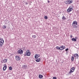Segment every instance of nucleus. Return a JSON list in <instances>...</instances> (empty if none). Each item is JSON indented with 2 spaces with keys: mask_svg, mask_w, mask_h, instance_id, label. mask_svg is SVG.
I'll return each mask as SVG.
<instances>
[{
  "mask_svg": "<svg viewBox=\"0 0 79 79\" xmlns=\"http://www.w3.org/2000/svg\"><path fill=\"white\" fill-rule=\"evenodd\" d=\"M69 1L68 0L65 1L64 3L65 4H67V5H68V4H69Z\"/></svg>",
  "mask_w": 79,
  "mask_h": 79,
  "instance_id": "nucleus-17",
  "label": "nucleus"
},
{
  "mask_svg": "<svg viewBox=\"0 0 79 79\" xmlns=\"http://www.w3.org/2000/svg\"><path fill=\"white\" fill-rule=\"evenodd\" d=\"M69 4H71V3H73V0H69Z\"/></svg>",
  "mask_w": 79,
  "mask_h": 79,
  "instance_id": "nucleus-20",
  "label": "nucleus"
},
{
  "mask_svg": "<svg viewBox=\"0 0 79 79\" xmlns=\"http://www.w3.org/2000/svg\"><path fill=\"white\" fill-rule=\"evenodd\" d=\"M6 26H5V25H4L2 26V28L3 29H6Z\"/></svg>",
  "mask_w": 79,
  "mask_h": 79,
  "instance_id": "nucleus-23",
  "label": "nucleus"
},
{
  "mask_svg": "<svg viewBox=\"0 0 79 79\" xmlns=\"http://www.w3.org/2000/svg\"><path fill=\"white\" fill-rule=\"evenodd\" d=\"M40 56L39 55V54H36L35 56V59H37V58H38V57H39Z\"/></svg>",
  "mask_w": 79,
  "mask_h": 79,
  "instance_id": "nucleus-9",
  "label": "nucleus"
},
{
  "mask_svg": "<svg viewBox=\"0 0 79 79\" xmlns=\"http://www.w3.org/2000/svg\"><path fill=\"white\" fill-rule=\"evenodd\" d=\"M73 56L74 57H77V58H78L79 57V56L77 54H75L73 55Z\"/></svg>",
  "mask_w": 79,
  "mask_h": 79,
  "instance_id": "nucleus-12",
  "label": "nucleus"
},
{
  "mask_svg": "<svg viewBox=\"0 0 79 79\" xmlns=\"http://www.w3.org/2000/svg\"><path fill=\"white\" fill-rule=\"evenodd\" d=\"M2 63H3V62H2Z\"/></svg>",
  "mask_w": 79,
  "mask_h": 79,
  "instance_id": "nucleus-33",
  "label": "nucleus"
},
{
  "mask_svg": "<svg viewBox=\"0 0 79 79\" xmlns=\"http://www.w3.org/2000/svg\"><path fill=\"white\" fill-rule=\"evenodd\" d=\"M18 53L19 54L22 55L23 53V51L21 49H20L18 51Z\"/></svg>",
  "mask_w": 79,
  "mask_h": 79,
  "instance_id": "nucleus-7",
  "label": "nucleus"
},
{
  "mask_svg": "<svg viewBox=\"0 0 79 79\" xmlns=\"http://www.w3.org/2000/svg\"><path fill=\"white\" fill-rule=\"evenodd\" d=\"M70 37L71 38H72V37H73V35H70Z\"/></svg>",
  "mask_w": 79,
  "mask_h": 79,
  "instance_id": "nucleus-28",
  "label": "nucleus"
},
{
  "mask_svg": "<svg viewBox=\"0 0 79 79\" xmlns=\"http://www.w3.org/2000/svg\"><path fill=\"white\" fill-rule=\"evenodd\" d=\"M62 19H63V20H66V17H64V16H63L62 17Z\"/></svg>",
  "mask_w": 79,
  "mask_h": 79,
  "instance_id": "nucleus-16",
  "label": "nucleus"
},
{
  "mask_svg": "<svg viewBox=\"0 0 79 79\" xmlns=\"http://www.w3.org/2000/svg\"><path fill=\"white\" fill-rule=\"evenodd\" d=\"M72 41H74V42H77V40L75 38H73L72 39Z\"/></svg>",
  "mask_w": 79,
  "mask_h": 79,
  "instance_id": "nucleus-19",
  "label": "nucleus"
},
{
  "mask_svg": "<svg viewBox=\"0 0 79 79\" xmlns=\"http://www.w3.org/2000/svg\"><path fill=\"white\" fill-rule=\"evenodd\" d=\"M68 50H69L68 48H67L65 49V51L66 52H67V51H68Z\"/></svg>",
  "mask_w": 79,
  "mask_h": 79,
  "instance_id": "nucleus-26",
  "label": "nucleus"
},
{
  "mask_svg": "<svg viewBox=\"0 0 79 79\" xmlns=\"http://www.w3.org/2000/svg\"><path fill=\"white\" fill-rule=\"evenodd\" d=\"M53 79H56V77H53Z\"/></svg>",
  "mask_w": 79,
  "mask_h": 79,
  "instance_id": "nucleus-27",
  "label": "nucleus"
},
{
  "mask_svg": "<svg viewBox=\"0 0 79 79\" xmlns=\"http://www.w3.org/2000/svg\"><path fill=\"white\" fill-rule=\"evenodd\" d=\"M56 49H57V50H60V47H59L58 46H56Z\"/></svg>",
  "mask_w": 79,
  "mask_h": 79,
  "instance_id": "nucleus-21",
  "label": "nucleus"
},
{
  "mask_svg": "<svg viewBox=\"0 0 79 79\" xmlns=\"http://www.w3.org/2000/svg\"><path fill=\"white\" fill-rule=\"evenodd\" d=\"M65 46H64L63 45H61V46L60 47V50H63L65 49Z\"/></svg>",
  "mask_w": 79,
  "mask_h": 79,
  "instance_id": "nucleus-8",
  "label": "nucleus"
},
{
  "mask_svg": "<svg viewBox=\"0 0 79 79\" xmlns=\"http://www.w3.org/2000/svg\"><path fill=\"white\" fill-rule=\"evenodd\" d=\"M75 69V68L74 67H72L70 69V72H69V74H71L72 73H73L74 71V70Z\"/></svg>",
  "mask_w": 79,
  "mask_h": 79,
  "instance_id": "nucleus-5",
  "label": "nucleus"
},
{
  "mask_svg": "<svg viewBox=\"0 0 79 79\" xmlns=\"http://www.w3.org/2000/svg\"><path fill=\"white\" fill-rule=\"evenodd\" d=\"M75 39H76V40L77 39V37H75Z\"/></svg>",
  "mask_w": 79,
  "mask_h": 79,
  "instance_id": "nucleus-29",
  "label": "nucleus"
},
{
  "mask_svg": "<svg viewBox=\"0 0 79 79\" xmlns=\"http://www.w3.org/2000/svg\"><path fill=\"white\" fill-rule=\"evenodd\" d=\"M28 2H26V5H27V4H28Z\"/></svg>",
  "mask_w": 79,
  "mask_h": 79,
  "instance_id": "nucleus-31",
  "label": "nucleus"
},
{
  "mask_svg": "<svg viewBox=\"0 0 79 79\" xmlns=\"http://www.w3.org/2000/svg\"><path fill=\"white\" fill-rule=\"evenodd\" d=\"M44 18L45 19H48V17H47V16H44Z\"/></svg>",
  "mask_w": 79,
  "mask_h": 79,
  "instance_id": "nucleus-25",
  "label": "nucleus"
},
{
  "mask_svg": "<svg viewBox=\"0 0 79 79\" xmlns=\"http://www.w3.org/2000/svg\"><path fill=\"white\" fill-rule=\"evenodd\" d=\"M39 78H40V79H42V78L43 77V75H39Z\"/></svg>",
  "mask_w": 79,
  "mask_h": 79,
  "instance_id": "nucleus-18",
  "label": "nucleus"
},
{
  "mask_svg": "<svg viewBox=\"0 0 79 79\" xmlns=\"http://www.w3.org/2000/svg\"><path fill=\"white\" fill-rule=\"evenodd\" d=\"M32 38L33 39H34V38H35V35H33L32 36Z\"/></svg>",
  "mask_w": 79,
  "mask_h": 79,
  "instance_id": "nucleus-24",
  "label": "nucleus"
},
{
  "mask_svg": "<svg viewBox=\"0 0 79 79\" xmlns=\"http://www.w3.org/2000/svg\"><path fill=\"white\" fill-rule=\"evenodd\" d=\"M77 24V22L76 21H73L72 24V26L73 28H74V29H77L78 27Z\"/></svg>",
  "mask_w": 79,
  "mask_h": 79,
  "instance_id": "nucleus-1",
  "label": "nucleus"
},
{
  "mask_svg": "<svg viewBox=\"0 0 79 79\" xmlns=\"http://www.w3.org/2000/svg\"><path fill=\"white\" fill-rule=\"evenodd\" d=\"M4 43V40L3 38L0 39V47H2Z\"/></svg>",
  "mask_w": 79,
  "mask_h": 79,
  "instance_id": "nucleus-3",
  "label": "nucleus"
},
{
  "mask_svg": "<svg viewBox=\"0 0 79 79\" xmlns=\"http://www.w3.org/2000/svg\"><path fill=\"white\" fill-rule=\"evenodd\" d=\"M22 68H24V69H27V65H23Z\"/></svg>",
  "mask_w": 79,
  "mask_h": 79,
  "instance_id": "nucleus-11",
  "label": "nucleus"
},
{
  "mask_svg": "<svg viewBox=\"0 0 79 79\" xmlns=\"http://www.w3.org/2000/svg\"><path fill=\"white\" fill-rule=\"evenodd\" d=\"M68 51H66V54L67 55L68 54Z\"/></svg>",
  "mask_w": 79,
  "mask_h": 79,
  "instance_id": "nucleus-30",
  "label": "nucleus"
},
{
  "mask_svg": "<svg viewBox=\"0 0 79 79\" xmlns=\"http://www.w3.org/2000/svg\"><path fill=\"white\" fill-rule=\"evenodd\" d=\"M7 60H8V59H5L2 60V61L4 62V63H5L7 62Z\"/></svg>",
  "mask_w": 79,
  "mask_h": 79,
  "instance_id": "nucleus-13",
  "label": "nucleus"
},
{
  "mask_svg": "<svg viewBox=\"0 0 79 79\" xmlns=\"http://www.w3.org/2000/svg\"><path fill=\"white\" fill-rule=\"evenodd\" d=\"M74 59V56H71V59L72 61H73Z\"/></svg>",
  "mask_w": 79,
  "mask_h": 79,
  "instance_id": "nucleus-14",
  "label": "nucleus"
},
{
  "mask_svg": "<svg viewBox=\"0 0 79 79\" xmlns=\"http://www.w3.org/2000/svg\"><path fill=\"white\" fill-rule=\"evenodd\" d=\"M4 66L3 67V71H5V70H6V68H7V66L6 64H4Z\"/></svg>",
  "mask_w": 79,
  "mask_h": 79,
  "instance_id": "nucleus-10",
  "label": "nucleus"
},
{
  "mask_svg": "<svg viewBox=\"0 0 79 79\" xmlns=\"http://www.w3.org/2000/svg\"><path fill=\"white\" fill-rule=\"evenodd\" d=\"M48 3H50V1L49 0H48Z\"/></svg>",
  "mask_w": 79,
  "mask_h": 79,
  "instance_id": "nucleus-32",
  "label": "nucleus"
},
{
  "mask_svg": "<svg viewBox=\"0 0 79 79\" xmlns=\"http://www.w3.org/2000/svg\"><path fill=\"white\" fill-rule=\"evenodd\" d=\"M15 60L17 61H19L21 60V58L19 56L17 55L15 56Z\"/></svg>",
  "mask_w": 79,
  "mask_h": 79,
  "instance_id": "nucleus-6",
  "label": "nucleus"
},
{
  "mask_svg": "<svg viewBox=\"0 0 79 79\" xmlns=\"http://www.w3.org/2000/svg\"><path fill=\"white\" fill-rule=\"evenodd\" d=\"M24 56H31V52H30V51H29V50H27L26 51V53L24 54Z\"/></svg>",
  "mask_w": 79,
  "mask_h": 79,
  "instance_id": "nucleus-4",
  "label": "nucleus"
},
{
  "mask_svg": "<svg viewBox=\"0 0 79 79\" xmlns=\"http://www.w3.org/2000/svg\"><path fill=\"white\" fill-rule=\"evenodd\" d=\"M36 61V62H40V58H38L36 60H35Z\"/></svg>",
  "mask_w": 79,
  "mask_h": 79,
  "instance_id": "nucleus-15",
  "label": "nucleus"
},
{
  "mask_svg": "<svg viewBox=\"0 0 79 79\" xmlns=\"http://www.w3.org/2000/svg\"><path fill=\"white\" fill-rule=\"evenodd\" d=\"M9 70H12L13 69V68L12 67H10L9 68Z\"/></svg>",
  "mask_w": 79,
  "mask_h": 79,
  "instance_id": "nucleus-22",
  "label": "nucleus"
},
{
  "mask_svg": "<svg viewBox=\"0 0 79 79\" xmlns=\"http://www.w3.org/2000/svg\"><path fill=\"white\" fill-rule=\"evenodd\" d=\"M73 6H70L69 7V8L67 9V13H70L71 11H73Z\"/></svg>",
  "mask_w": 79,
  "mask_h": 79,
  "instance_id": "nucleus-2",
  "label": "nucleus"
}]
</instances>
